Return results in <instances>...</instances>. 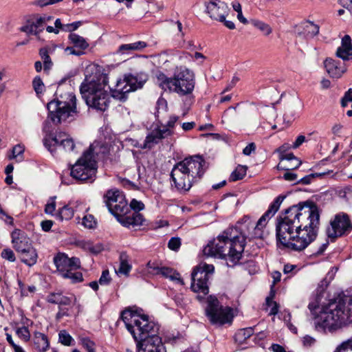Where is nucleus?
Here are the masks:
<instances>
[{
	"instance_id": "nucleus-54",
	"label": "nucleus",
	"mask_w": 352,
	"mask_h": 352,
	"mask_svg": "<svg viewBox=\"0 0 352 352\" xmlns=\"http://www.w3.org/2000/svg\"><path fill=\"white\" fill-rule=\"evenodd\" d=\"M131 270V265H119V267L116 269L115 271L118 275L128 276Z\"/></svg>"
},
{
	"instance_id": "nucleus-23",
	"label": "nucleus",
	"mask_w": 352,
	"mask_h": 352,
	"mask_svg": "<svg viewBox=\"0 0 352 352\" xmlns=\"http://www.w3.org/2000/svg\"><path fill=\"white\" fill-rule=\"evenodd\" d=\"M144 221L145 218L141 213L138 212V211H130L129 214L120 217L118 222L124 227L135 228L142 226Z\"/></svg>"
},
{
	"instance_id": "nucleus-43",
	"label": "nucleus",
	"mask_w": 352,
	"mask_h": 352,
	"mask_svg": "<svg viewBox=\"0 0 352 352\" xmlns=\"http://www.w3.org/2000/svg\"><path fill=\"white\" fill-rule=\"evenodd\" d=\"M16 335L25 342H28L30 339V331L26 327H19L16 329Z\"/></svg>"
},
{
	"instance_id": "nucleus-30",
	"label": "nucleus",
	"mask_w": 352,
	"mask_h": 352,
	"mask_svg": "<svg viewBox=\"0 0 352 352\" xmlns=\"http://www.w3.org/2000/svg\"><path fill=\"white\" fill-rule=\"evenodd\" d=\"M119 197H124V195L117 189H111L106 192L104 195V201L109 210L113 208V205L118 203Z\"/></svg>"
},
{
	"instance_id": "nucleus-37",
	"label": "nucleus",
	"mask_w": 352,
	"mask_h": 352,
	"mask_svg": "<svg viewBox=\"0 0 352 352\" xmlns=\"http://www.w3.org/2000/svg\"><path fill=\"white\" fill-rule=\"evenodd\" d=\"M250 23L252 25H254L255 28H258L260 31H261L265 36H268L272 32V28L268 24L263 21L256 19H252L250 21Z\"/></svg>"
},
{
	"instance_id": "nucleus-19",
	"label": "nucleus",
	"mask_w": 352,
	"mask_h": 352,
	"mask_svg": "<svg viewBox=\"0 0 352 352\" xmlns=\"http://www.w3.org/2000/svg\"><path fill=\"white\" fill-rule=\"evenodd\" d=\"M136 341L138 352H163L162 340L158 336H150Z\"/></svg>"
},
{
	"instance_id": "nucleus-47",
	"label": "nucleus",
	"mask_w": 352,
	"mask_h": 352,
	"mask_svg": "<svg viewBox=\"0 0 352 352\" xmlns=\"http://www.w3.org/2000/svg\"><path fill=\"white\" fill-rule=\"evenodd\" d=\"M232 8L237 12V19H239V21L243 24H247L248 21L242 14L241 4L239 2H234L232 3Z\"/></svg>"
},
{
	"instance_id": "nucleus-26",
	"label": "nucleus",
	"mask_w": 352,
	"mask_h": 352,
	"mask_svg": "<svg viewBox=\"0 0 352 352\" xmlns=\"http://www.w3.org/2000/svg\"><path fill=\"white\" fill-rule=\"evenodd\" d=\"M336 56L343 60H352V43L350 36L345 35L342 38L341 45L337 49Z\"/></svg>"
},
{
	"instance_id": "nucleus-55",
	"label": "nucleus",
	"mask_w": 352,
	"mask_h": 352,
	"mask_svg": "<svg viewBox=\"0 0 352 352\" xmlns=\"http://www.w3.org/2000/svg\"><path fill=\"white\" fill-rule=\"evenodd\" d=\"M82 344L87 351L95 350V343L88 338H83L82 340Z\"/></svg>"
},
{
	"instance_id": "nucleus-18",
	"label": "nucleus",
	"mask_w": 352,
	"mask_h": 352,
	"mask_svg": "<svg viewBox=\"0 0 352 352\" xmlns=\"http://www.w3.org/2000/svg\"><path fill=\"white\" fill-rule=\"evenodd\" d=\"M45 147L52 153L54 149L52 146L62 147L66 151H72L75 147V144L72 138L65 133H59L56 135H50L43 140Z\"/></svg>"
},
{
	"instance_id": "nucleus-57",
	"label": "nucleus",
	"mask_w": 352,
	"mask_h": 352,
	"mask_svg": "<svg viewBox=\"0 0 352 352\" xmlns=\"http://www.w3.org/2000/svg\"><path fill=\"white\" fill-rule=\"evenodd\" d=\"M86 248H87L91 253L97 254L102 250V246L100 244L94 245L91 243H87Z\"/></svg>"
},
{
	"instance_id": "nucleus-46",
	"label": "nucleus",
	"mask_w": 352,
	"mask_h": 352,
	"mask_svg": "<svg viewBox=\"0 0 352 352\" xmlns=\"http://www.w3.org/2000/svg\"><path fill=\"white\" fill-rule=\"evenodd\" d=\"M32 85L35 92L37 94H41L44 90V84L39 76H36L34 78L32 81Z\"/></svg>"
},
{
	"instance_id": "nucleus-4",
	"label": "nucleus",
	"mask_w": 352,
	"mask_h": 352,
	"mask_svg": "<svg viewBox=\"0 0 352 352\" xmlns=\"http://www.w3.org/2000/svg\"><path fill=\"white\" fill-rule=\"evenodd\" d=\"M107 77L102 75L86 76L80 87L82 97L86 104L100 111H104L109 107L111 96L105 90Z\"/></svg>"
},
{
	"instance_id": "nucleus-41",
	"label": "nucleus",
	"mask_w": 352,
	"mask_h": 352,
	"mask_svg": "<svg viewBox=\"0 0 352 352\" xmlns=\"http://www.w3.org/2000/svg\"><path fill=\"white\" fill-rule=\"evenodd\" d=\"M25 148L23 145L17 144L15 145L12 151V155L8 157L10 160L16 159V157H19V159L17 160L18 162H21L23 160V154L24 153Z\"/></svg>"
},
{
	"instance_id": "nucleus-1",
	"label": "nucleus",
	"mask_w": 352,
	"mask_h": 352,
	"mask_svg": "<svg viewBox=\"0 0 352 352\" xmlns=\"http://www.w3.org/2000/svg\"><path fill=\"white\" fill-rule=\"evenodd\" d=\"M321 210L312 201L300 202L276 218L277 241L295 250H302L318 234Z\"/></svg>"
},
{
	"instance_id": "nucleus-12",
	"label": "nucleus",
	"mask_w": 352,
	"mask_h": 352,
	"mask_svg": "<svg viewBox=\"0 0 352 352\" xmlns=\"http://www.w3.org/2000/svg\"><path fill=\"white\" fill-rule=\"evenodd\" d=\"M195 84L194 73L186 67H181L173 78L171 91L185 96L192 93Z\"/></svg>"
},
{
	"instance_id": "nucleus-28",
	"label": "nucleus",
	"mask_w": 352,
	"mask_h": 352,
	"mask_svg": "<svg viewBox=\"0 0 352 352\" xmlns=\"http://www.w3.org/2000/svg\"><path fill=\"white\" fill-rule=\"evenodd\" d=\"M109 212L116 217L118 221H119L120 217H124V215L129 214V207L124 197H119L118 203L113 205V208L109 210Z\"/></svg>"
},
{
	"instance_id": "nucleus-62",
	"label": "nucleus",
	"mask_w": 352,
	"mask_h": 352,
	"mask_svg": "<svg viewBox=\"0 0 352 352\" xmlns=\"http://www.w3.org/2000/svg\"><path fill=\"white\" fill-rule=\"evenodd\" d=\"M256 149V145L254 142L248 144L243 150V153L245 155H250Z\"/></svg>"
},
{
	"instance_id": "nucleus-29",
	"label": "nucleus",
	"mask_w": 352,
	"mask_h": 352,
	"mask_svg": "<svg viewBox=\"0 0 352 352\" xmlns=\"http://www.w3.org/2000/svg\"><path fill=\"white\" fill-rule=\"evenodd\" d=\"M34 346L38 352H45L50 348L49 340L44 333L35 332L33 338Z\"/></svg>"
},
{
	"instance_id": "nucleus-15",
	"label": "nucleus",
	"mask_w": 352,
	"mask_h": 352,
	"mask_svg": "<svg viewBox=\"0 0 352 352\" xmlns=\"http://www.w3.org/2000/svg\"><path fill=\"white\" fill-rule=\"evenodd\" d=\"M214 265H197L192 272V288L195 292L208 293L209 276L214 272Z\"/></svg>"
},
{
	"instance_id": "nucleus-51",
	"label": "nucleus",
	"mask_w": 352,
	"mask_h": 352,
	"mask_svg": "<svg viewBox=\"0 0 352 352\" xmlns=\"http://www.w3.org/2000/svg\"><path fill=\"white\" fill-rule=\"evenodd\" d=\"M111 281V278L109 275V270H104L101 276L99 278L98 283L100 285H108Z\"/></svg>"
},
{
	"instance_id": "nucleus-50",
	"label": "nucleus",
	"mask_w": 352,
	"mask_h": 352,
	"mask_svg": "<svg viewBox=\"0 0 352 352\" xmlns=\"http://www.w3.org/2000/svg\"><path fill=\"white\" fill-rule=\"evenodd\" d=\"M82 225L89 229L94 228L96 225L94 216L91 214L85 216L82 219Z\"/></svg>"
},
{
	"instance_id": "nucleus-59",
	"label": "nucleus",
	"mask_w": 352,
	"mask_h": 352,
	"mask_svg": "<svg viewBox=\"0 0 352 352\" xmlns=\"http://www.w3.org/2000/svg\"><path fill=\"white\" fill-rule=\"evenodd\" d=\"M81 25L80 21L74 22L72 23L64 25L63 30L65 32H72V31L76 30L78 28V27Z\"/></svg>"
},
{
	"instance_id": "nucleus-52",
	"label": "nucleus",
	"mask_w": 352,
	"mask_h": 352,
	"mask_svg": "<svg viewBox=\"0 0 352 352\" xmlns=\"http://www.w3.org/2000/svg\"><path fill=\"white\" fill-rule=\"evenodd\" d=\"M1 256L10 262L15 261V256L13 251L10 249H5L1 252Z\"/></svg>"
},
{
	"instance_id": "nucleus-9",
	"label": "nucleus",
	"mask_w": 352,
	"mask_h": 352,
	"mask_svg": "<svg viewBox=\"0 0 352 352\" xmlns=\"http://www.w3.org/2000/svg\"><path fill=\"white\" fill-rule=\"evenodd\" d=\"M97 170L96 160L83 153L82 155L71 168V176L78 181L93 182Z\"/></svg>"
},
{
	"instance_id": "nucleus-60",
	"label": "nucleus",
	"mask_w": 352,
	"mask_h": 352,
	"mask_svg": "<svg viewBox=\"0 0 352 352\" xmlns=\"http://www.w3.org/2000/svg\"><path fill=\"white\" fill-rule=\"evenodd\" d=\"M137 51L134 43L123 44L119 47L118 52L124 53L126 51Z\"/></svg>"
},
{
	"instance_id": "nucleus-38",
	"label": "nucleus",
	"mask_w": 352,
	"mask_h": 352,
	"mask_svg": "<svg viewBox=\"0 0 352 352\" xmlns=\"http://www.w3.org/2000/svg\"><path fill=\"white\" fill-rule=\"evenodd\" d=\"M246 171L247 167L245 166L239 165L231 173L230 179L232 182L241 179L246 175Z\"/></svg>"
},
{
	"instance_id": "nucleus-7",
	"label": "nucleus",
	"mask_w": 352,
	"mask_h": 352,
	"mask_svg": "<svg viewBox=\"0 0 352 352\" xmlns=\"http://www.w3.org/2000/svg\"><path fill=\"white\" fill-rule=\"evenodd\" d=\"M76 96L72 92L60 95V99L47 103L48 118L56 124L77 113Z\"/></svg>"
},
{
	"instance_id": "nucleus-64",
	"label": "nucleus",
	"mask_w": 352,
	"mask_h": 352,
	"mask_svg": "<svg viewBox=\"0 0 352 352\" xmlns=\"http://www.w3.org/2000/svg\"><path fill=\"white\" fill-rule=\"evenodd\" d=\"M315 338L309 336H305V337H303L302 339L303 344L306 346H310L313 345L315 343Z\"/></svg>"
},
{
	"instance_id": "nucleus-44",
	"label": "nucleus",
	"mask_w": 352,
	"mask_h": 352,
	"mask_svg": "<svg viewBox=\"0 0 352 352\" xmlns=\"http://www.w3.org/2000/svg\"><path fill=\"white\" fill-rule=\"evenodd\" d=\"M279 159L280 161L294 160L295 166L294 167H292V168H298L302 164V162L299 159H298L292 153L279 155Z\"/></svg>"
},
{
	"instance_id": "nucleus-33",
	"label": "nucleus",
	"mask_w": 352,
	"mask_h": 352,
	"mask_svg": "<svg viewBox=\"0 0 352 352\" xmlns=\"http://www.w3.org/2000/svg\"><path fill=\"white\" fill-rule=\"evenodd\" d=\"M54 264H79L80 260L76 257L69 258L67 254L62 252H58L54 257Z\"/></svg>"
},
{
	"instance_id": "nucleus-14",
	"label": "nucleus",
	"mask_w": 352,
	"mask_h": 352,
	"mask_svg": "<svg viewBox=\"0 0 352 352\" xmlns=\"http://www.w3.org/2000/svg\"><path fill=\"white\" fill-rule=\"evenodd\" d=\"M178 120L177 116H171L165 125H161L153 129L145 138L142 148H151L162 140L168 138L174 134L173 128Z\"/></svg>"
},
{
	"instance_id": "nucleus-34",
	"label": "nucleus",
	"mask_w": 352,
	"mask_h": 352,
	"mask_svg": "<svg viewBox=\"0 0 352 352\" xmlns=\"http://www.w3.org/2000/svg\"><path fill=\"white\" fill-rule=\"evenodd\" d=\"M69 39L70 43H72L74 47L79 48L81 51L89 47V44L87 41L82 36L75 33H71L69 35Z\"/></svg>"
},
{
	"instance_id": "nucleus-21",
	"label": "nucleus",
	"mask_w": 352,
	"mask_h": 352,
	"mask_svg": "<svg viewBox=\"0 0 352 352\" xmlns=\"http://www.w3.org/2000/svg\"><path fill=\"white\" fill-rule=\"evenodd\" d=\"M146 267H148L147 270L148 273L156 275L160 274L163 277L183 284V281L179 274L172 267L165 265H146Z\"/></svg>"
},
{
	"instance_id": "nucleus-48",
	"label": "nucleus",
	"mask_w": 352,
	"mask_h": 352,
	"mask_svg": "<svg viewBox=\"0 0 352 352\" xmlns=\"http://www.w3.org/2000/svg\"><path fill=\"white\" fill-rule=\"evenodd\" d=\"M182 245V241L179 237H172L168 241V247L170 250L177 251Z\"/></svg>"
},
{
	"instance_id": "nucleus-42",
	"label": "nucleus",
	"mask_w": 352,
	"mask_h": 352,
	"mask_svg": "<svg viewBox=\"0 0 352 352\" xmlns=\"http://www.w3.org/2000/svg\"><path fill=\"white\" fill-rule=\"evenodd\" d=\"M59 342L65 346H70L73 341L72 337L65 330H62L58 333Z\"/></svg>"
},
{
	"instance_id": "nucleus-61",
	"label": "nucleus",
	"mask_w": 352,
	"mask_h": 352,
	"mask_svg": "<svg viewBox=\"0 0 352 352\" xmlns=\"http://www.w3.org/2000/svg\"><path fill=\"white\" fill-rule=\"evenodd\" d=\"M316 178V175L314 174H309L308 175L305 176L304 177L301 178L300 180H298L296 184H302L305 185H308L311 184V181Z\"/></svg>"
},
{
	"instance_id": "nucleus-45",
	"label": "nucleus",
	"mask_w": 352,
	"mask_h": 352,
	"mask_svg": "<svg viewBox=\"0 0 352 352\" xmlns=\"http://www.w3.org/2000/svg\"><path fill=\"white\" fill-rule=\"evenodd\" d=\"M39 54L44 62V69H47L50 67L52 65L51 58L48 54L47 50L45 48H42L40 50Z\"/></svg>"
},
{
	"instance_id": "nucleus-5",
	"label": "nucleus",
	"mask_w": 352,
	"mask_h": 352,
	"mask_svg": "<svg viewBox=\"0 0 352 352\" xmlns=\"http://www.w3.org/2000/svg\"><path fill=\"white\" fill-rule=\"evenodd\" d=\"M122 319L135 340L158 336V324L149 320L146 316L138 315L130 310H125L122 314Z\"/></svg>"
},
{
	"instance_id": "nucleus-3",
	"label": "nucleus",
	"mask_w": 352,
	"mask_h": 352,
	"mask_svg": "<svg viewBox=\"0 0 352 352\" xmlns=\"http://www.w3.org/2000/svg\"><path fill=\"white\" fill-rule=\"evenodd\" d=\"M245 235L236 227L225 230L203 250L207 257H213L237 263L241 258L245 246Z\"/></svg>"
},
{
	"instance_id": "nucleus-27",
	"label": "nucleus",
	"mask_w": 352,
	"mask_h": 352,
	"mask_svg": "<svg viewBox=\"0 0 352 352\" xmlns=\"http://www.w3.org/2000/svg\"><path fill=\"white\" fill-rule=\"evenodd\" d=\"M109 149L108 145L105 142L95 141L91 144L89 149L84 153H88L96 160L98 158L104 157L109 153Z\"/></svg>"
},
{
	"instance_id": "nucleus-2",
	"label": "nucleus",
	"mask_w": 352,
	"mask_h": 352,
	"mask_svg": "<svg viewBox=\"0 0 352 352\" xmlns=\"http://www.w3.org/2000/svg\"><path fill=\"white\" fill-rule=\"evenodd\" d=\"M308 309L317 331L333 333L352 323V295L338 296L321 305L311 302Z\"/></svg>"
},
{
	"instance_id": "nucleus-6",
	"label": "nucleus",
	"mask_w": 352,
	"mask_h": 352,
	"mask_svg": "<svg viewBox=\"0 0 352 352\" xmlns=\"http://www.w3.org/2000/svg\"><path fill=\"white\" fill-rule=\"evenodd\" d=\"M285 196L279 195L275 200L270 204L267 210L263 215L258 219L255 224L248 216L243 217L241 221L238 222L241 224V228L239 230L240 232H244L245 239H261L263 238V228L266 226L267 219H270L276 214Z\"/></svg>"
},
{
	"instance_id": "nucleus-24",
	"label": "nucleus",
	"mask_w": 352,
	"mask_h": 352,
	"mask_svg": "<svg viewBox=\"0 0 352 352\" xmlns=\"http://www.w3.org/2000/svg\"><path fill=\"white\" fill-rule=\"evenodd\" d=\"M44 30L43 25L38 19V15H34L28 19L25 24L20 28V30L27 34H34L39 38L38 34Z\"/></svg>"
},
{
	"instance_id": "nucleus-11",
	"label": "nucleus",
	"mask_w": 352,
	"mask_h": 352,
	"mask_svg": "<svg viewBox=\"0 0 352 352\" xmlns=\"http://www.w3.org/2000/svg\"><path fill=\"white\" fill-rule=\"evenodd\" d=\"M11 236L13 247L16 251L25 255L30 254V258L22 257V262L26 264H34L36 262L37 253L32 247L31 240L23 231L19 229H15L12 232Z\"/></svg>"
},
{
	"instance_id": "nucleus-56",
	"label": "nucleus",
	"mask_w": 352,
	"mask_h": 352,
	"mask_svg": "<svg viewBox=\"0 0 352 352\" xmlns=\"http://www.w3.org/2000/svg\"><path fill=\"white\" fill-rule=\"evenodd\" d=\"M55 198H56V197H52L51 198L52 202L48 203L45 205V212L46 214H52L54 211L55 210V209H56V203L54 201Z\"/></svg>"
},
{
	"instance_id": "nucleus-40",
	"label": "nucleus",
	"mask_w": 352,
	"mask_h": 352,
	"mask_svg": "<svg viewBox=\"0 0 352 352\" xmlns=\"http://www.w3.org/2000/svg\"><path fill=\"white\" fill-rule=\"evenodd\" d=\"M333 352H352V337L338 344Z\"/></svg>"
},
{
	"instance_id": "nucleus-63",
	"label": "nucleus",
	"mask_w": 352,
	"mask_h": 352,
	"mask_svg": "<svg viewBox=\"0 0 352 352\" xmlns=\"http://www.w3.org/2000/svg\"><path fill=\"white\" fill-rule=\"evenodd\" d=\"M41 226L43 231L48 232L53 226V221L51 220H45L41 222Z\"/></svg>"
},
{
	"instance_id": "nucleus-25",
	"label": "nucleus",
	"mask_w": 352,
	"mask_h": 352,
	"mask_svg": "<svg viewBox=\"0 0 352 352\" xmlns=\"http://www.w3.org/2000/svg\"><path fill=\"white\" fill-rule=\"evenodd\" d=\"M327 73L332 78H340L346 70L345 65L331 58H327L324 62Z\"/></svg>"
},
{
	"instance_id": "nucleus-20",
	"label": "nucleus",
	"mask_w": 352,
	"mask_h": 352,
	"mask_svg": "<svg viewBox=\"0 0 352 352\" xmlns=\"http://www.w3.org/2000/svg\"><path fill=\"white\" fill-rule=\"evenodd\" d=\"M228 6L220 1H210L206 6V12L209 16L216 21H223L224 16L229 14Z\"/></svg>"
},
{
	"instance_id": "nucleus-53",
	"label": "nucleus",
	"mask_w": 352,
	"mask_h": 352,
	"mask_svg": "<svg viewBox=\"0 0 352 352\" xmlns=\"http://www.w3.org/2000/svg\"><path fill=\"white\" fill-rule=\"evenodd\" d=\"M266 304L268 306H272V308L270 311V315H276L278 311V305L275 302H273L270 297H267L266 298Z\"/></svg>"
},
{
	"instance_id": "nucleus-58",
	"label": "nucleus",
	"mask_w": 352,
	"mask_h": 352,
	"mask_svg": "<svg viewBox=\"0 0 352 352\" xmlns=\"http://www.w3.org/2000/svg\"><path fill=\"white\" fill-rule=\"evenodd\" d=\"M6 340L13 348L14 352H21L23 349L21 346L14 343L10 334L6 333Z\"/></svg>"
},
{
	"instance_id": "nucleus-36",
	"label": "nucleus",
	"mask_w": 352,
	"mask_h": 352,
	"mask_svg": "<svg viewBox=\"0 0 352 352\" xmlns=\"http://www.w3.org/2000/svg\"><path fill=\"white\" fill-rule=\"evenodd\" d=\"M254 333V329L252 327L244 328L239 330L234 336L235 340L242 343L245 342Z\"/></svg>"
},
{
	"instance_id": "nucleus-13",
	"label": "nucleus",
	"mask_w": 352,
	"mask_h": 352,
	"mask_svg": "<svg viewBox=\"0 0 352 352\" xmlns=\"http://www.w3.org/2000/svg\"><path fill=\"white\" fill-rule=\"evenodd\" d=\"M352 230V222L349 216L344 212H339L330 221L326 233L331 241L338 237L347 234Z\"/></svg>"
},
{
	"instance_id": "nucleus-22",
	"label": "nucleus",
	"mask_w": 352,
	"mask_h": 352,
	"mask_svg": "<svg viewBox=\"0 0 352 352\" xmlns=\"http://www.w3.org/2000/svg\"><path fill=\"white\" fill-rule=\"evenodd\" d=\"M80 265H56L58 274L64 278H69L72 283L82 280V274L76 271Z\"/></svg>"
},
{
	"instance_id": "nucleus-39",
	"label": "nucleus",
	"mask_w": 352,
	"mask_h": 352,
	"mask_svg": "<svg viewBox=\"0 0 352 352\" xmlns=\"http://www.w3.org/2000/svg\"><path fill=\"white\" fill-rule=\"evenodd\" d=\"M319 25L312 21H307L305 30L307 36L314 37L319 33Z\"/></svg>"
},
{
	"instance_id": "nucleus-16",
	"label": "nucleus",
	"mask_w": 352,
	"mask_h": 352,
	"mask_svg": "<svg viewBox=\"0 0 352 352\" xmlns=\"http://www.w3.org/2000/svg\"><path fill=\"white\" fill-rule=\"evenodd\" d=\"M181 166H182L179 162L173 166L170 173V178L178 190L188 191L192 187V184L196 182L186 170L181 168Z\"/></svg>"
},
{
	"instance_id": "nucleus-17",
	"label": "nucleus",
	"mask_w": 352,
	"mask_h": 352,
	"mask_svg": "<svg viewBox=\"0 0 352 352\" xmlns=\"http://www.w3.org/2000/svg\"><path fill=\"white\" fill-rule=\"evenodd\" d=\"M179 164L182 166L181 168L186 170L196 182L201 178L204 173L203 167L205 161L199 155L185 158L179 162Z\"/></svg>"
},
{
	"instance_id": "nucleus-32",
	"label": "nucleus",
	"mask_w": 352,
	"mask_h": 352,
	"mask_svg": "<svg viewBox=\"0 0 352 352\" xmlns=\"http://www.w3.org/2000/svg\"><path fill=\"white\" fill-rule=\"evenodd\" d=\"M72 204V203L70 202L60 208L56 214V217L60 221L71 219L74 217L75 210Z\"/></svg>"
},
{
	"instance_id": "nucleus-10",
	"label": "nucleus",
	"mask_w": 352,
	"mask_h": 352,
	"mask_svg": "<svg viewBox=\"0 0 352 352\" xmlns=\"http://www.w3.org/2000/svg\"><path fill=\"white\" fill-rule=\"evenodd\" d=\"M206 314L210 322L214 324L231 323L234 318L233 310L229 307H223L217 298L210 296L208 298Z\"/></svg>"
},
{
	"instance_id": "nucleus-49",
	"label": "nucleus",
	"mask_w": 352,
	"mask_h": 352,
	"mask_svg": "<svg viewBox=\"0 0 352 352\" xmlns=\"http://www.w3.org/2000/svg\"><path fill=\"white\" fill-rule=\"evenodd\" d=\"M129 207V211H138V212H140V210L144 208V204L140 201L133 199Z\"/></svg>"
},
{
	"instance_id": "nucleus-35",
	"label": "nucleus",
	"mask_w": 352,
	"mask_h": 352,
	"mask_svg": "<svg viewBox=\"0 0 352 352\" xmlns=\"http://www.w3.org/2000/svg\"><path fill=\"white\" fill-rule=\"evenodd\" d=\"M157 83L164 90L168 89L171 91V86L173 84V78L167 77L162 72H158L156 75Z\"/></svg>"
},
{
	"instance_id": "nucleus-31",
	"label": "nucleus",
	"mask_w": 352,
	"mask_h": 352,
	"mask_svg": "<svg viewBox=\"0 0 352 352\" xmlns=\"http://www.w3.org/2000/svg\"><path fill=\"white\" fill-rule=\"evenodd\" d=\"M50 303L56 304L59 305H68L71 303L72 299L67 296H65L60 292H52L46 298Z\"/></svg>"
},
{
	"instance_id": "nucleus-8",
	"label": "nucleus",
	"mask_w": 352,
	"mask_h": 352,
	"mask_svg": "<svg viewBox=\"0 0 352 352\" xmlns=\"http://www.w3.org/2000/svg\"><path fill=\"white\" fill-rule=\"evenodd\" d=\"M148 78V74L143 72L138 73L136 75L125 74L122 79L117 80L116 87L112 90L111 96L114 98L124 101L127 98V94L142 88Z\"/></svg>"
}]
</instances>
